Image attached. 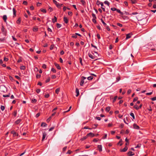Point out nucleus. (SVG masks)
Wrapping results in <instances>:
<instances>
[{"mask_svg": "<svg viewBox=\"0 0 156 156\" xmlns=\"http://www.w3.org/2000/svg\"><path fill=\"white\" fill-rule=\"evenodd\" d=\"M94 52L96 54V55H93L92 54H91L89 53L88 56L91 59H95V60H96L97 59V58L98 57V56H99V54L96 51H94Z\"/></svg>", "mask_w": 156, "mask_h": 156, "instance_id": "obj_1", "label": "nucleus"}, {"mask_svg": "<svg viewBox=\"0 0 156 156\" xmlns=\"http://www.w3.org/2000/svg\"><path fill=\"white\" fill-rule=\"evenodd\" d=\"M86 79V77H85L84 76H82L81 77V81L80 83V85L81 86H82L84 82V80L85 79Z\"/></svg>", "mask_w": 156, "mask_h": 156, "instance_id": "obj_2", "label": "nucleus"}, {"mask_svg": "<svg viewBox=\"0 0 156 156\" xmlns=\"http://www.w3.org/2000/svg\"><path fill=\"white\" fill-rule=\"evenodd\" d=\"M11 133L13 134V136L14 137L18 136V134L16 132L15 130H12L11 132Z\"/></svg>", "mask_w": 156, "mask_h": 156, "instance_id": "obj_3", "label": "nucleus"}, {"mask_svg": "<svg viewBox=\"0 0 156 156\" xmlns=\"http://www.w3.org/2000/svg\"><path fill=\"white\" fill-rule=\"evenodd\" d=\"M53 2L58 8H60V4L58 2L55 0H53Z\"/></svg>", "mask_w": 156, "mask_h": 156, "instance_id": "obj_4", "label": "nucleus"}, {"mask_svg": "<svg viewBox=\"0 0 156 156\" xmlns=\"http://www.w3.org/2000/svg\"><path fill=\"white\" fill-rule=\"evenodd\" d=\"M133 127L134 129H140V127L135 123H134L133 124Z\"/></svg>", "mask_w": 156, "mask_h": 156, "instance_id": "obj_5", "label": "nucleus"}, {"mask_svg": "<svg viewBox=\"0 0 156 156\" xmlns=\"http://www.w3.org/2000/svg\"><path fill=\"white\" fill-rule=\"evenodd\" d=\"M132 34L131 33H129L128 34H127L126 35V40H127L128 39L130 38L131 37V35Z\"/></svg>", "mask_w": 156, "mask_h": 156, "instance_id": "obj_6", "label": "nucleus"}, {"mask_svg": "<svg viewBox=\"0 0 156 156\" xmlns=\"http://www.w3.org/2000/svg\"><path fill=\"white\" fill-rule=\"evenodd\" d=\"M47 135V133L46 132H44L43 133V136L42 138V141L45 138Z\"/></svg>", "mask_w": 156, "mask_h": 156, "instance_id": "obj_7", "label": "nucleus"}, {"mask_svg": "<svg viewBox=\"0 0 156 156\" xmlns=\"http://www.w3.org/2000/svg\"><path fill=\"white\" fill-rule=\"evenodd\" d=\"M12 11L13 12V17H15L16 16V11L14 8H13L12 9Z\"/></svg>", "mask_w": 156, "mask_h": 156, "instance_id": "obj_8", "label": "nucleus"}, {"mask_svg": "<svg viewBox=\"0 0 156 156\" xmlns=\"http://www.w3.org/2000/svg\"><path fill=\"white\" fill-rule=\"evenodd\" d=\"M54 65L57 69H61V67H60L58 64L55 62L54 63Z\"/></svg>", "mask_w": 156, "mask_h": 156, "instance_id": "obj_9", "label": "nucleus"}, {"mask_svg": "<svg viewBox=\"0 0 156 156\" xmlns=\"http://www.w3.org/2000/svg\"><path fill=\"white\" fill-rule=\"evenodd\" d=\"M127 154L129 156H132L134 154V153L131 151H129Z\"/></svg>", "mask_w": 156, "mask_h": 156, "instance_id": "obj_10", "label": "nucleus"}, {"mask_svg": "<svg viewBox=\"0 0 156 156\" xmlns=\"http://www.w3.org/2000/svg\"><path fill=\"white\" fill-rule=\"evenodd\" d=\"M87 136H90L91 137H94L95 135L92 133H90L87 134Z\"/></svg>", "mask_w": 156, "mask_h": 156, "instance_id": "obj_11", "label": "nucleus"}, {"mask_svg": "<svg viewBox=\"0 0 156 156\" xmlns=\"http://www.w3.org/2000/svg\"><path fill=\"white\" fill-rule=\"evenodd\" d=\"M127 149H128L127 147V146H126L123 149L121 150V152H125L127 150Z\"/></svg>", "mask_w": 156, "mask_h": 156, "instance_id": "obj_12", "label": "nucleus"}, {"mask_svg": "<svg viewBox=\"0 0 156 156\" xmlns=\"http://www.w3.org/2000/svg\"><path fill=\"white\" fill-rule=\"evenodd\" d=\"M22 119H18L15 122V123L17 125L19 124L20 122L21 121Z\"/></svg>", "mask_w": 156, "mask_h": 156, "instance_id": "obj_13", "label": "nucleus"}, {"mask_svg": "<svg viewBox=\"0 0 156 156\" xmlns=\"http://www.w3.org/2000/svg\"><path fill=\"white\" fill-rule=\"evenodd\" d=\"M63 20L65 23H68V20L67 17H64L63 18Z\"/></svg>", "mask_w": 156, "mask_h": 156, "instance_id": "obj_14", "label": "nucleus"}, {"mask_svg": "<svg viewBox=\"0 0 156 156\" xmlns=\"http://www.w3.org/2000/svg\"><path fill=\"white\" fill-rule=\"evenodd\" d=\"M98 147L100 152H101L102 151L101 145H98Z\"/></svg>", "mask_w": 156, "mask_h": 156, "instance_id": "obj_15", "label": "nucleus"}, {"mask_svg": "<svg viewBox=\"0 0 156 156\" xmlns=\"http://www.w3.org/2000/svg\"><path fill=\"white\" fill-rule=\"evenodd\" d=\"M76 97H77L79 95V89L78 88H76Z\"/></svg>", "mask_w": 156, "mask_h": 156, "instance_id": "obj_16", "label": "nucleus"}, {"mask_svg": "<svg viewBox=\"0 0 156 156\" xmlns=\"http://www.w3.org/2000/svg\"><path fill=\"white\" fill-rule=\"evenodd\" d=\"M3 19L4 20L5 22H6V20L7 19V17L6 15H4L3 16Z\"/></svg>", "mask_w": 156, "mask_h": 156, "instance_id": "obj_17", "label": "nucleus"}, {"mask_svg": "<svg viewBox=\"0 0 156 156\" xmlns=\"http://www.w3.org/2000/svg\"><path fill=\"white\" fill-rule=\"evenodd\" d=\"M57 17L56 16H54V19H52V22L53 23H55V22H56L57 21Z\"/></svg>", "mask_w": 156, "mask_h": 156, "instance_id": "obj_18", "label": "nucleus"}, {"mask_svg": "<svg viewBox=\"0 0 156 156\" xmlns=\"http://www.w3.org/2000/svg\"><path fill=\"white\" fill-rule=\"evenodd\" d=\"M38 28L37 27H33V31L36 32L38 30Z\"/></svg>", "mask_w": 156, "mask_h": 156, "instance_id": "obj_19", "label": "nucleus"}, {"mask_svg": "<svg viewBox=\"0 0 156 156\" xmlns=\"http://www.w3.org/2000/svg\"><path fill=\"white\" fill-rule=\"evenodd\" d=\"M21 19L20 18H19L16 21V23L18 24H20L21 23Z\"/></svg>", "mask_w": 156, "mask_h": 156, "instance_id": "obj_20", "label": "nucleus"}, {"mask_svg": "<svg viewBox=\"0 0 156 156\" xmlns=\"http://www.w3.org/2000/svg\"><path fill=\"white\" fill-rule=\"evenodd\" d=\"M47 126V124L45 122H42L41 124V126L42 127H45Z\"/></svg>", "mask_w": 156, "mask_h": 156, "instance_id": "obj_21", "label": "nucleus"}, {"mask_svg": "<svg viewBox=\"0 0 156 156\" xmlns=\"http://www.w3.org/2000/svg\"><path fill=\"white\" fill-rule=\"evenodd\" d=\"M88 137V136H87V135L86 136H84V137H83V138H81V141H83L85 139H87Z\"/></svg>", "mask_w": 156, "mask_h": 156, "instance_id": "obj_22", "label": "nucleus"}, {"mask_svg": "<svg viewBox=\"0 0 156 156\" xmlns=\"http://www.w3.org/2000/svg\"><path fill=\"white\" fill-rule=\"evenodd\" d=\"M60 88H58L56 89L55 90V92L56 94H58L60 91Z\"/></svg>", "mask_w": 156, "mask_h": 156, "instance_id": "obj_23", "label": "nucleus"}, {"mask_svg": "<svg viewBox=\"0 0 156 156\" xmlns=\"http://www.w3.org/2000/svg\"><path fill=\"white\" fill-rule=\"evenodd\" d=\"M80 2H81V3L83 5V6H85L86 5V2H85L83 1V0H81L80 1Z\"/></svg>", "mask_w": 156, "mask_h": 156, "instance_id": "obj_24", "label": "nucleus"}, {"mask_svg": "<svg viewBox=\"0 0 156 156\" xmlns=\"http://www.w3.org/2000/svg\"><path fill=\"white\" fill-rule=\"evenodd\" d=\"M116 11L120 13L121 15L123 14V13L122 12H121V11L119 9H116Z\"/></svg>", "mask_w": 156, "mask_h": 156, "instance_id": "obj_25", "label": "nucleus"}, {"mask_svg": "<svg viewBox=\"0 0 156 156\" xmlns=\"http://www.w3.org/2000/svg\"><path fill=\"white\" fill-rule=\"evenodd\" d=\"M5 28L4 27V26H2V28H1L2 32L5 33Z\"/></svg>", "mask_w": 156, "mask_h": 156, "instance_id": "obj_26", "label": "nucleus"}, {"mask_svg": "<svg viewBox=\"0 0 156 156\" xmlns=\"http://www.w3.org/2000/svg\"><path fill=\"white\" fill-rule=\"evenodd\" d=\"M104 3L105 4H107V5L109 6V5H110V3L109 2L107 1H105L104 2Z\"/></svg>", "mask_w": 156, "mask_h": 156, "instance_id": "obj_27", "label": "nucleus"}, {"mask_svg": "<svg viewBox=\"0 0 156 156\" xmlns=\"http://www.w3.org/2000/svg\"><path fill=\"white\" fill-rule=\"evenodd\" d=\"M122 140H121L118 143V145H120V146H121L122 145Z\"/></svg>", "mask_w": 156, "mask_h": 156, "instance_id": "obj_28", "label": "nucleus"}, {"mask_svg": "<svg viewBox=\"0 0 156 156\" xmlns=\"http://www.w3.org/2000/svg\"><path fill=\"white\" fill-rule=\"evenodd\" d=\"M130 115L133 117V119H135V116L133 113L131 112L130 113Z\"/></svg>", "mask_w": 156, "mask_h": 156, "instance_id": "obj_29", "label": "nucleus"}, {"mask_svg": "<svg viewBox=\"0 0 156 156\" xmlns=\"http://www.w3.org/2000/svg\"><path fill=\"white\" fill-rule=\"evenodd\" d=\"M117 96H115L113 98V103L115 102L116 101L117 98Z\"/></svg>", "mask_w": 156, "mask_h": 156, "instance_id": "obj_30", "label": "nucleus"}, {"mask_svg": "<svg viewBox=\"0 0 156 156\" xmlns=\"http://www.w3.org/2000/svg\"><path fill=\"white\" fill-rule=\"evenodd\" d=\"M10 93H9L8 94L6 95H3V97H8L10 96Z\"/></svg>", "mask_w": 156, "mask_h": 156, "instance_id": "obj_31", "label": "nucleus"}, {"mask_svg": "<svg viewBox=\"0 0 156 156\" xmlns=\"http://www.w3.org/2000/svg\"><path fill=\"white\" fill-rule=\"evenodd\" d=\"M133 107L137 110H138L139 109V106H138L136 105H135Z\"/></svg>", "mask_w": 156, "mask_h": 156, "instance_id": "obj_32", "label": "nucleus"}, {"mask_svg": "<svg viewBox=\"0 0 156 156\" xmlns=\"http://www.w3.org/2000/svg\"><path fill=\"white\" fill-rule=\"evenodd\" d=\"M120 80V77H118L116 78V81L115 82H117L119 81Z\"/></svg>", "mask_w": 156, "mask_h": 156, "instance_id": "obj_33", "label": "nucleus"}, {"mask_svg": "<svg viewBox=\"0 0 156 156\" xmlns=\"http://www.w3.org/2000/svg\"><path fill=\"white\" fill-rule=\"evenodd\" d=\"M93 78L92 76H90L87 77V79L89 80H91L93 79Z\"/></svg>", "mask_w": 156, "mask_h": 156, "instance_id": "obj_34", "label": "nucleus"}, {"mask_svg": "<svg viewBox=\"0 0 156 156\" xmlns=\"http://www.w3.org/2000/svg\"><path fill=\"white\" fill-rule=\"evenodd\" d=\"M16 114H17V111L15 110V111H14V112L13 113V115L15 117H16Z\"/></svg>", "mask_w": 156, "mask_h": 156, "instance_id": "obj_35", "label": "nucleus"}, {"mask_svg": "<svg viewBox=\"0 0 156 156\" xmlns=\"http://www.w3.org/2000/svg\"><path fill=\"white\" fill-rule=\"evenodd\" d=\"M20 69L21 70H24L25 69V67L24 66H20Z\"/></svg>", "mask_w": 156, "mask_h": 156, "instance_id": "obj_36", "label": "nucleus"}, {"mask_svg": "<svg viewBox=\"0 0 156 156\" xmlns=\"http://www.w3.org/2000/svg\"><path fill=\"white\" fill-rule=\"evenodd\" d=\"M110 109V107L109 106L106 107V110L108 112H109Z\"/></svg>", "mask_w": 156, "mask_h": 156, "instance_id": "obj_37", "label": "nucleus"}, {"mask_svg": "<svg viewBox=\"0 0 156 156\" xmlns=\"http://www.w3.org/2000/svg\"><path fill=\"white\" fill-rule=\"evenodd\" d=\"M101 21L104 26H106L107 24L103 21L102 19H101Z\"/></svg>", "mask_w": 156, "mask_h": 156, "instance_id": "obj_38", "label": "nucleus"}, {"mask_svg": "<svg viewBox=\"0 0 156 156\" xmlns=\"http://www.w3.org/2000/svg\"><path fill=\"white\" fill-rule=\"evenodd\" d=\"M61 25L59 23H57V27L58 28H59L61 27Z\"/></svg>", "mask_w": 156, "mask_h": 156, "instance_id": "obj_39", "label": "nucleus"}, {"mask_svg": "<svg viewBox=\"0 0 156 156\" xmlns=\"http://www.w3.org/2000/svg\"><path fill=\"white\" fill-rule=\"evenodd\" d=\"M92 16L93 18V19H94V18H95V19H96V16H95V15L94 14V13H92Z\"/></svg>", "mask_w": 156, "mask_h": 156, "instance_id": "obj_40", "label": "nucleus"}, {"mask_svg": "<svg viewBox=\"0 0 156 156\" xmlns=\"http://www.w3.org/2000/svg\"><path fill=\"white\" fill-rule=\"evenodd\" d=\"M50 80V78L49 77H48L47 78L46 80H45V83H47L49 82Z\"/></svg>", "mask_w": 156, "mask_h": 156, "instance_id": "obj_41", "label": "nucleus"}, {"mask_svg": "<svg viewBox=\"0 0 156 156\" xmlns=\"http://www.w3.org/2000/svg\"><path fill=\"white\" fill-rule=\"evenodd\" d=\"M1 109L2 111L4 110L5 109V106L3 105H1Z\"/></svg>", "mask_w": 156, "mask_h": 156, "instance_id": "obj_42", "label": "nucleus"}, {"mask_svg": "<svg viewBox=\"0 0 156 156\" xmlns=\"http://www.w3.org/2000/svg\"><path fill=\"white\" fill-rule=\"evenodd\" d=\"M54 47V44L51 45L50 46V49L51 50H52L53 49Z\"/></svg>", "mask_w": 156, "mask_h": 156, "instance_id": "obj_43", "label": "nucleus"}, {"mask_svg": "<svg viewBox=\"0 0 156 156\" xmlns=\"http://www.w3.org/2000/svg\"><path fill=\"white\" fill-rule=\"evenodd\" d=\"M49 96L50 95L49 94H45V95H44V97L45 98H48L49 97Z\"/></svg>", "mask_w": 156, "mask_h": 156, "instance_id": "obj_44", "label": "nucleus"}, {"mask_svg": "<svg viewBox=\"0 0 156 156\" xmlns=\"http://www.w3.org/2000/svg\"><path fill=\"white\" fill-rule=\"evenodd\" d=\"M138 99V98L137 97H136L133 99V102H134L136 101H137Z\"/></svg>", "mask_w": 156, "mask_h": 156, "instance_id": "obj_45", "label": "nucleus"}, {"mask_svg": "<svg viewBox=\"0 0 156 156\" xmlns=\"http://www.w3.org/2000/svg\"><path fill=\"white\" fill-rule=\"evenodd\" d=\"M51 71L54 73H55L56 72V70L55 69L53 68H52L51 69Z\"/></svg>", "mask_w": 156, "mask_h": 156, "instance_id": "obj_46", "label": "nucleus"}, {"mask_svg": "<svg viewBox=\"0 0 156 156\" xmlns=\"http://www.w3.org/2000/svg\"><path fill=\"white\" fill-rule=\"evenodd\" d=\"M68 15L70 16H71L73 15V13L72 12H68Z\"/></svg>", "mask_w": 156, "mask_h": 156, "instance_id": "obj_47", "label": "nucleus"}, {"mask_svg": "<svg viewBox=\"0 0 156 156\" xmlns=\"http://www.w3.org/2000/svg\"><path fill=\"white\" fill-rule=\"evenodd\" d=\"M131 91H132L131 90L129 89L128 90L127 92V93L128 94H129L131 92Z\"/></svg>", "mask_w": 156, "mask_h": 156, "instance_id": "obj_48", "label": "nucleus"}, {"mask_svg": "<svg viewBox=\"0 0 156 156\" xmlns=\"http://www.w3.org/2000/svg\"><path fill=\"white\" fill-rule=\"evenodd\" d=\"M96 19H95V18H94V19H92V21L93 23H97V22H96Z\"/></svg>", "mask_w": 156, "mask_h": 156, "instance_id": "obj_49", "label": "nucleus"}, {"mask_svg": "<svg viewBox=\"0 0 156 156\" xmlns=\"http://www.w3.org/2000/svg\"><path fill=\"white\" fill-rule=\"evenodd\" d=\"M151 99L153 101H154L156 100V96L153 97L152 98H151Z\"/></svg>", "mask_w": 156, "mask_h": 156, "instance_id": "obj_50", "label": "nucleus"}, {"mask_svg": "<svg viewBox=\"0 0 156 156\" xmlns=\"http://www.w3.org/2000/svg\"><path fill=\"white\" fill-rule=\"evenodd\" d=\"M37 101L36 99H34L32 100V102L33 103H35Z\"/></svg>", "mask_w": 156, "mask_h": 156, "instance_id": "obj_51", "label": "nucleus"}, {"mask_svg": "<svg viewBox=\"0 0 156 156\" xmlns=\"http://www.w3.org/2000/svg\"><path fill=\"white\" fill-rule=\"evenodd\" d=\"M98 126V124H94L93 126V128L94 129H95Z\"/></svg>", "mask_w": 156, "mask_h": 156, "instance_id": "obj_52", "label": "nucleus"}, {"mask_svg": "<svg viewBox=\"0 0 156 156\" xmlns=\"http://www.w3.org/2000/svg\"><path fill=\"white\" fill-rule=\"evenodd\" d=\"M117 25L118 26H119L120 27H122V24H121V23H117Z\"/></svg>", "mask_w": 156, "mask_h": 156, "instance_id": "obj_53", "label": "nucleus"}, {"mask_svg": "<svg viewBox=\"0 0 156 156\" xmlns=\"http://www.w3.org/2000/svg\"><path fill=\"white\" fill-rule=\"evenodd\" d=\"M79 60H80V63H81V65H83V64H82V58H79Z\"/></svg>", "mask_w": 156, "mask_h": 156, "instance_id": "obj_54", "label": "nucleus"}, {"mask_svg": "<svg viewBox=\"0 0 156 156\" xmlns=\"http://www.w3.org/2000/svg\"><path fill=\"white\" fill-rule=\"evenodd\" d=\"M9 59L8 58L5 57L4 58V61L5 62H7L8 61Z\"/></svg>", "mask_w": 156, "mask_h": 156, "instance_id": "obj_55", "label": "nucleus"}, {"mask_svg": "<svg viewBox=\"0 0 156 156\" xmlns=\"http://www.w3.org/2000/svg\"><path fill=\"white\" fill-rule=\"evenodd\" d=\"M41 75L40 74H37L36 76V77L37 78H39L41 77Z\"/></svg>", "mask_w": 156, "mask_h": 156, "instance_id": "obj_56", "label": "nucleus"}, {"mask_svg": "<svg viewBox=\"0 0 156 156\" xmlns=\"http://www.w3.org/2000/svg\"><path fill=\"white\" fill-rule=\"evenodd\" d=\"M95 119L98 120H101V118L100 117L98 116H96L95 117Z\"/></svg>", "mask_w": 156, "mask_h": 156, "instance_id": "obj_57", "label": "nucleus"}, {"mask_svg": "<svg viewBox=\"0 0 156 156\" xmlns=\"http://www.w3.org/2000/svg\"><path fill=\"white\" fill-rule=\"evenodd\" d=\"M111 9L113 11H116V9L115 8H111Z\"/></svg>", "mask_w": 156, "mask_h": 156, "instance_id": "obj_58", "label": "nucleus"}, {"mask_svg": "<svg viewBox=\"0 0 156 156\" xmlns=\"http://www.w3.org/2000/svg\"><path fill=\"white\" fill-rule=\"evenodd\" d=\"M42 68L44 69H46V66L45 64H43L42 65Z\"/></svg>", "mask_w": 156, "mask_h": 156, "instance_id": "obj_59", "label": "nucleus"}, {"mask_svg": "<svg viewBox=\"0 0 156 156\" xmlns=\"http://www.w3.org/2000/svg\"><path fill=\"white\" fill-rule=\"evenodd\" d=\"M15 77L18 80H20V78L18 76H15Z\"/></svg>", "mask_w": 156, "mask_h": 156, "instance_id": "obj_60", "label": "nucleus"}, {"mask_svg": "<svg viewBox=\"0 0 156 156\" xmlns=\"http://www.w3.org/2000/svg\"><path fill=\"white\" fill-rule=\"evenodd\" d=\"M23 4L25 5H27V2L26 1H24L23 2Z\"/></svg>", "mask_w": 156, "mask_h": 156, "instance_id": "obj_61", "label": "nucleus"}, {"mask_svg": "<svg viewBox=\"0 0 156 156\" xmlns=\"http://www.w3.org/2000/svg\"><path fill=\"white\" fill-rule=\"evenodd\" d=\"M64 52L62 50L60 52V54L61 55H62L64 54Z\"/></svg>", "mask_w": 156, "mask_h": 156, "instance_id": "obj_62", "label": "nucleus"}, {"mask_svg": "<svg viewBox=\"0 0 156 156\" xmlns=\"http://www.w3.org/2000/svg\"><path fill=\"white\" fill-rule=\"evenodd\" d=\"M41 11L43 13H46V10L45 9H42Z\"/></svg>", "mask_w": 156, "mask_h": 156, "instance_id": "obj_63", "label": "nucleus"}, {"mask_svg": "<svg viewBox=\"0 0 156 156\" xmlns=\"http://www.w3.org/2000/svg\"><path fill=\"white\" fill-rule=\"evenodd\" d=\"M41 91V90L40 89H37L36 90V92L37 93H39Z\"/></svg>", "mask_w": 156, "mask_h": 156, "instance_id": "obj_64", "label": "nucleus"}]
</instances>
